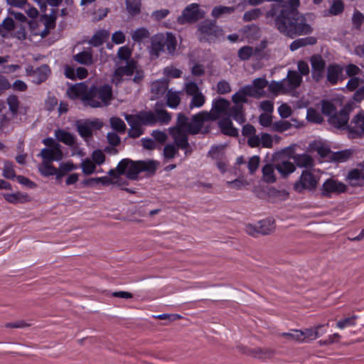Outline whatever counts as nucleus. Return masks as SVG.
<instances>
[{"instance_id": "20e7f679", "label": "nucleus", "mask_w": 364, "mask_h": 364, "mask_svg": "<svg viewBox=\"0 0 364 364\" xmlns=\"http://www.w3.org/2000/svg\"><path fill=\"white\" fill-rule=\"evenodd\" d=\"M177 41L175 36L167 32L164 33H157L151 38L150 55L155 58H158L161 52L166 50L169 55H173L176 50Z\"/></svg>"}, {"instance_id": "de8ad7c7", "label": "nucleus", "mask_w": 364, "mask_h": 364, "mask_svg": "<svg viewBox=\"0 0 364 364\" xmlns=\"http://www.w3.org/2000/svg\"><path fill=\"white\" fill-rule=\"evenodd\" d=\"M77 130L81 137L86 139L92 136V130L91 129V126L89 125L88 122L86 121L82 124H77Z\"/></svg>"}, {"instance_id": "423d86ee", "label": "nucleus", "mask_w": 364, "mask_h": 364, "mask_svg": "<svg viewBox=\"0 0 364 364\" xmlns=\"http://www.w3.org/2000/svg\"><path fill=\"white\" fill-rule=\"evenodd\" d=\"M112 97V87L105 84L100 87L92 86L85 93L84 100L90 107L96 108L109 105Z\"/></svg>"}, {"instance_id": "a18cd8bd", "label": "nucleus", "mask_w": 364, "mask_h": 364, "mask_svg": "<svg viewBox=\"0 0 364 364\" xmlns=\"http://www.w3.org/2000/svg\"><path fill=\"white\" fill-rule=\"evenodd\" d=\"M41 18L44 19V25L46 27L50 28L51 29L55 28L56 25V10L52 9L51 13L50 14H43Z\"/></svg>"}, {"instance_id": "f8f14e48", "label": "nucleus", "mask_w": 364, "mask_h": 364, "mask_svg": "<svg viewBox=\"0 0 364 364\" xmlns=\"http://www.w3.org/2000/svg\"><path fill=\"white\" fill-rule=\"evenodd\" d=\"M353 109V106L352 104L348 103L345 105L339 112L334 113L333 116L328 118V122L337 129L347 130V127L350 126V124H348L349 114Z\"/></svg>"}, {"instance_id": "412c9836", "label": "nucleus", "mask_w": 364, "mask_h": 364, "mask_svg": "<svg viewBox=\"0 0 364 364\" xmlns=\"http://www.w3.org/2000/svg\"><path fill=\"white\" fill-rule=\"evenodd\" d=\"M230 105V103L228 100L219 97L213 101L212 110L209 112L214 116H218V119L221 114H224L228 110Z\"/></svg>"}, {"instance_id": "1a4fd4ad", "label": "nucleus", "mask_w": 364, "mask_h": 364, "mask_svg": "<svg viewBox=\"0 0 364 364\" xmlns=\"http://www.w3.org/2000/svg\"><path fill=\"white\" fill-rule=\"evenodd\" d=\"M204 11L199 8L198 4H191L187 6L177 18V23L180 25L192 24L203 18Z\"/></svg>"}, {"instance_id": "0e129e2a", "label": "nucleus", "mask_w": 364, "mask_h": 364, "mask_svg": "<svg viewBox=\"0 0 364 364\" xmlns=\"http://www.w3.org/2000/svg\"><path fill=\"white\" fill-rule=\"evenodd\" d=\"M252 85L256 90L259 92L260 96H262L264 93L263 89L268 85V81L265 78L258 77L253 80Z\"/></svg>"}, {"instance_id": "7c9ffc66", "label": "nucleus", "mask_w": 364, "mask_h": 364, "mask_svg": "<svg viewBox=\"0 0 364 364\" xmlns=\"http://www.w3.org/2000/svg\"><path fill=\"white\" fill-rule=\"evenodd\" d=\"M317 40L315 37L309 36L296 39L289 46V48L291 51L296 50L297 49L306 46H313L316 44Z\"/></svg>"}, {"instance_id": "7ed1b4c3", "label": "nucleus", "mask_w": 364, "mask_h": 364, "mask_svg": "<svg viewBox=\"0 0 364 364\" xmlns=\"http://www.w3.org/2000/svg\"><path fill=\"white\" fill-rule=\"evenodd\" d=\"M113 82L116 85L122 83L123 81H132L138 87H141L145 78L144 71L139 68L138 63L134 59L126 62L125 65L118 66L114 72Z\"/></svg>"}, {"instance_id": "58836bf2", "label": "nucleus", "mask_w": 364, "mask_h": 364, "mask_svg": "<svg viewBox=\"0 0 364 364\" xmlns=\"http://www.w3.org/2000/svg\"><path fill=\"white\" fill-rule=\"evenodd\" d=\"M263 179L265 182L272 183L275 182L276 177L274 176V167L272 164H267L262 167Z\"/></svg>"}, {"instance_id": "37998d69", "label": "nucleus", "mask_w": 364, "mask_h": 364, "mask_svg": "<svg viewBox=\"0 0 364 364\" xmlns=\"http://www.w3.org/2000/svg\"><path fill=\"white\" fill-rule=\"evenodd\" d=\"M38 171L43 176H54L57 173V168H55L51 163L43 161V164L38 167Z\"/></svg>"}, {"instance_id": "4468645a", "label": "nucleus", "mask_w": 364, "mask_h": 364, "mask_svg": "<svg viewBox=\"0 0 364 364\" xmlns=\"http://www.w3.org/2000/svg\"><path fill=\"white\" fill-rule=\"evenodd\" d=\"M347 131L350 139L364 138V113L359 112L353 117Z\"/></svg>"}, {"instance_id": "6e6552de", "label": "nucleus", "mask_w": 364, "mask_h": 364, "mask_svg": "<svg viewBox=\"0 0 364 364\" xmlns=\"http://www.w3.org/2000/svg\"><path fill=\"white\" fill-rule=\"evenodd\" d=\"M218 119V116L210 114L208 111H202L191 117V121L188 124L186 132L191 135H196L200 132L203 127L204 122L208 121H215Z\"/></svg>"}, {"instance_id": "5fc2aeb1", "label": "nucleus", "mask_w": 364, "mask_h": 364, "mask_svg": "<svg viewBox=\"0 0 364 364\" xmlns=\"http://www.w3.org/2000/svg\"><path fill=\"white\" fill-rule=\"evenodd\" d=\"M188 118L183 113H178L177 115V122L176 127L174 128L177 130V132H181L182 129H188Z\"/></svg>"}, {"instance_id": "c85d7f7f", "label": "nucleus", "mask_w": 364, "mask_h": 364, "mask_svg": "<svg viewBox=\"0 0 364 364\" xmlns=\"http://www.w3.org/2000/svg\"><path fill=\"white\" fill-rule=\"evenodd\" d=\"M55 136L58 141L65 145L73 146L75 144L74 135L64 129H58L55 130Z\"/></svg>"}, {"instance_id": "4c0bfd02", "label": "nucleus", "mask_w": 364, "mask_h": 364, "mask_svg": "<svg viewBox=\"0 0 364 364\" xmlns=\"http://www.w3.org/2000/svg\"><path fill=\"white\" fill-rule=\"evenodd\" d=\"M128 13L134 16L141 12V0H125Z\"/></svg>"}, {"instance_id": "bf43d9fd", "label": "nucleus", "mask_w": 364, "mask_h": 364, "mask_svg": "<svg viewBox=\"0 0 364 364\" xmlns=\"http://www.w3.org/2000/svg\"><path fill=\"white\" fill-rule=\"evenodd\" d=\"M253 48L245 46L239 49L237 55L242 60H247L253 55Z\"/></svg>"}, {"instance_id": "e433bc0d", "label": "nucleus", "mask_w": 364, "mask_h": 364, "mask_svg": "<svg viewBox=\"0 0 364 364\" xmlns=\"http://www.w3.org/2000/svg\"><path fill=\"white\" fill-rule=\"evenodd\" d=\"M323 325H318L315 328H306L300 331L302 334L303 341L306 340H314L320 336L319 329L323 328Z\"/></svg>"}, {"instance_id": "ddd939ff", "label": "nucleus", "mask_w": 364, "mask_h": 364, "mask_svg": "<svg viewBox=\"0 0 364 364\" xmlns=\"http://www.w3.org/2000/svg\"><path fill=\"white\" fill-rule=\"evenodd\" d=\"M117 171L118 174H126L127 178L136 180L138 178L139 173H141L139 161L124 159L119 162Z\"/></svg>"}, {"instance_id": "0eeeda50", "label": "nucleus", "mask_w": 364, "mask_h": 364, "mask_svg": "<svg viewBox=\"0 0 364 364\" xmlns=\"http://www.w3.org/2000/svg\"><path fill=\"white\" fill-rule=\"evenodd\" d=\"M348 187L344 183L329 178L322 184L320 188V194L321 198H331L333 195L346 193Z\"/></svg>"}, {"instance_id": "4be33fe9", "label": "nucleus", "mask_w": 364, "mask_h": 364, "mask_svg": "<svg viewBox=\"0 0 364 364\" xmlns=\"http://www.w3.org/2000/svg\"><path fill=\"white\" fill-rule=\"evenodd\" d=\"M73 60L79 64L89 66L94 63L92 50L91 48L84 50L73 57Z\"/></svg>"}, {"instance_id": "680f3d73", "label": "nucleus", "mask_w": 364, "mask_h": 364, "mask_svg": "<svg viewBox=\"0 0 364 364\" xmlns=\"http://www.w3.org/2000/svg\"><path fill=\"white\" fill-rule=\"evenodd\" d=\"M149 36V31L145 28H140L136 29L132 36V38L135 42H140L144 38Z\"/></svg>"}, {"instance_id": "c03bdc74", "label": "nucleus", "mask_w": 364, "mask_h": 364, "mask_svg": "<svg viewBox=\"0 0 364 364\" xmlns=\"http://www.w3.org/2000/svg\"><path fill=\"white\" fill-rule=\"evenodd\" d=\"M111 127L120 134L125 132L127 127L124 121L117 117H112L109 119Z\"/></svg>"}, {"instance_id": "b1692460", "label": "nucleus", "mask_w": 364, "mask_h": 364, "mask_svg": "<svg viewBox=\"0 0 364 364\" xmlns=\"http://www.w3.org/2000/svg\"><path fill=\"white\" fill-rule=\"evenodd\" d=\"M342 73V66L336 63L330 64L327 67V80L333 85H336Z\"/></svg>"}, {"instance_id": "8fccbe9b", "label": "nucleus", "mask_w": 364, "mask_h": 364, "mask_svg": "<svg viewBox=\"0 0 364 364\" xmlns=\"http://www.w3.org/2000/svg\"><path fill=\"white\" fill-rule=\"evenodd\" d=\"M174 141L178 148L181 149H184L190 146L188 136L184 133L178 132V135L174 137Z\"/></svg>"}, {"instance_id": "dca6fc26", "label": "nucleus", "mask_w": 364, "mask_h": 364, "mask_svg": "<svg viewBox=\"0 0 364 364\" xmlns=\"http://www.w3.org/2000/svg\"><path fill=\"white\" fill-rule=\"evenodd\" d=\"M237 348L239 352L258 359L269 358L273 355V350L267 348H248L246 346H237Z\"/></svg>"}, {"instance_id": "49530a36", "label": "nucleus", "mask_w": 364, "mask_h": 364, "mask_svg": "<svg viewBox=\"0 0 364 364\" xmlns=\"http://www.w3.org/2000/svg\"><path fill=\"white\" fill-rule=\"evenodd\" d=\"M2 176L7 179L16 178V175L14 168V164L11 161H6L4 164Z\"/></svg>"}, {"instance_id": "a19ab883", "label": "nucleus", "mask_w": 364, "mask_h": 364, "mask_svg": "<svg viewBox=\"0 0 364 364\" xmlns=\"http://www.w3.org/2000/svg\"><path fill=\"white\" fill-rule=\"evenodd\" d=\"M235 7L233 6H215L212 11L211 16L215 18H220L223 14H232L235 11Z\"/></svg>"}, {"instance_id": "39448f33", "label": "nucleus", "mask_w": 364, "mask_h": 364, "mask_svg": "<svg viewBox=\"0 0 364 364\" xmlns=\"http://www.w3.org/2000/svg\"><path fill=\"white\" fill-rule=\"evenodd\" d=\"M197 36L201 43H215L223 38L224 31L215 20L205 19L197 26Z\"/></svg>"}, {"instance_id": "09e8293b", "label": "nucleus", "mask_w": 364, "mask_h": 364, "mask_svg": "<svg viewBox=\"0 0 364 364\" xmlns=\"http://www.w3.org/2000/svg\"><path fill=\"white\" fill-rule=\"evenodd\" d=\"M84 91V85L82 83L76 84L71 86L68 90V95L71 99H77L80 97Z\"/></svg>"}, {"instance_id": "f257e3e1", "label": "nucleus", "mask_w": 364, "mask_h": 364, "mask_svg": "<svg viewBox=\"0 0 364 364\" xmlns=\"http://www.w3.org/2000/svg\"><path fill=\"white\" fill-rule=\"evenodd\" d=\"M274 17L277 29L290 38L308 35L313 31L312 27L307 23L306 17L292 9L280 11Z\"/></svg>"}, {"instance_id": "13d9d810", "label": "nucleus", "mask_w": 364, "mask_h": 364, "mask_svg": "<svg viewBox=\"0 0 364 364\" xmlns=\"http://www.w3.org/2000/svg\"><path fill=\"white\" fill-rule=\"evenodd\" d=\"M291 127V124L288 121L279 120L272 124V129L277 132H283Z\"/></svg>"}, {"instance_id": "603ef678", "label": "nucleus", "mask_w": 364, "mask_h": 364, "mask_svg": "<svg viewBox=\"0 0 364 364\" xmlns=\"http://www.w3.org/2000/svg\"><path fill=\"white\" fill-rule=\"evenodd\" d=\"M205 102V97L202 93H198V95H196L194 96H192V99L191 100V102L189 104L190 109H193L194 107H201L203 106V105Z\"/></svg>"}, {"instance_id": "ea45409f", "label": "nucleus", "mask_w": 364, "mask_h": 364, "mask_svg": "<svg viewBox=\"0 0 364 364\" xmlns=\"http://www.w3.org/2000/svg\"><path fill=\"white\" fill-rule=\"evenodd\" d=\"M269 90L275 95H277L279 92L283 94L288 93L287 85H285V80L279 82L272 81L269 85Z\"/></svg>"}, {"instance_id": "69168bd1", "label": "nucleus", "mask_w": 364, "mask_h": 364, "mask_svg": "<svg viewBox=\"0 0 364 364\" xmlns=\"http://www.w3.org/2000/svg\"><path fill=\"white\" fill-rule=\"evenodd\" d=\"M357 316L353 315L350 317H347L343 319H341L336 323V326L338 328L342 329L347 326H355V320L357 319Z\"/></svg>"}, {"instance_id": "774afa93", "label": "nucleus", "mask_w": 364, "mask_h": 364, "mask_svg": "<svg viewBox=\"0 0 364 364\" xmlns=\"http://www.w3.org/2000/svg\"><path fill=\"white\" fill-rule=\"evenodd\" d=\"M77 168V166L75 165L73 161H69L67 162H62L60 164L58 168H57L60 173L64 174L65 176Z\"/></svg>"}, {"instance_id": "e2e57ef3", "label": "nucleus", "mask_w": 364, "mask_h": 364, "mask_svg": "<svg viewBox=\"0 0 364 364\" xmlns=\"http://www.w3.org/2000/svg\"><path fill=\"white\" fill-rule=\"evenodd\" d=\"M262 15V11L259 9H253L246 11L243 15V21L245 22L251 21L259 18Z\"/></svg>"}, {"instance_id": "79ce46f5", "label": "nucleus", "mask_w": 364, "mask_h": 364, "mask_svg": "<svg viewBox=\"0 0 364 364\" xmlns=\"http://www.w3.org/2000/svg\"><path fill=\"white\" fill-rule=\"evenodd\" d=\"M181 102V97L176 92L168 90L166 94V104L173 109L176 108Z\"/></svg>"}, {"instance_id": "6e6d98bb", "label": "nucleus", "mask_w": 364, "mask_h": 364, "mask_svg": "<svg viewBox=\"0 0 364 364\" xmlns=\"http://www.w3.org/2000/svg\"><path fill=\"white\" fill-rule=\"evenodd\" d=\"M351 154L352 151L350 149L336 151L333 154L332 159L337 162H343L348 159Z\"/></svg>"}, {"instance_id": "f03ea898", "label": "nucleus", "mask_w": 364, "mask_h": 364, "mask_svg": "<svg viewBox=\"0 0 364 364\" xmlns=\"http://www.w3.org/2000/svg\"><path fill=\"white\" fill-rule=\"evenodd\" d=\"M124 118L131 129L128 132V136L132 139H136L144 134L141 126H154L158 122L161 124H167L171 119V115L165 109H156L140 111L136 114H125Z\"/></svg>"}, {"instance_id": "c756f323", "label": "nucleus", "mask_w": 364, "mask_h": 364, "mask_svg": "<svg viewBox=\"0 0 364 364\" xmlns=\"http://www.w3.org/2000/svg\"><path fill=\"white\" fill-rule=\"evenodd\" d=\"M38 156H41L43 161L51 163L53 161L61 160L63 158V152L60 151V154H57L55 149L44 148L41 150Z\"/></svg>"}, {"instance_id": "864d4df0", "label": "nucleus", "mask_w": 364, "mask_h": 364, "mask_svg": "<svg viewBox=\"0 0 364 364\" xmlns=\"http://www.w3.org/2000/svg\"><path fill=\"white\" fill-rule=\"evenodd\" d=\"M306 119L309 122L317 124H320L323 122V117L321 114L314 108H309L307 109Z\"/></svg>"}, {"instance_id": "2eb2a0df", "label": "nucleus", "mask_w": 364, "mask_h": 364, "mask_svg": "<svg viewBox=\"0 0 364 364\" xmlns=\"http://www.w3.org/2000/svg\"><path fill=\"white\" fill-rule=\"evenodd\" d=\"M310 62L312 78L316 82H318L324 77L326 62L320 55H312Z\"/></svg>"}, {"instance_id": "a211bd4d", "label": "nucleus", "mask_w": 364, "mask_h": 364, "mask_svg": "<svg viewBox=\"0 0 364 364\" xmlns=\"http://www.w3.org/2000/svg\"><path fill=\"white\" fill-rule=\"evenodd\" d=\"M285 80L287 90L288 93L299 87L302 82V76H301L295 70H289Z\"/></svg>"}, {"instance_id": "f3484780", "label": "nucleus", "mask_w": 364, "mask_h": 364, "mask_svg": "<svg viewBox=\"0 0 364 364\" xmlns=\"http://www.w3.org/2000/svg\"><path fill=\"white\" fill-rule=\"evenodd\" d=\"M299 5V0H289L286 4H272L271 9L267 12V16L273 17L277 14L280 11L285 9H292L296 12H299L297 8Z\"/></svg>"}, {"instance_id": "9d476101", "label": "nucleus", "mask_w": 364, "mask_h": 364, "mask_svg": "<svg viewBox=\"0 0 364 364\" xmlns=\"http://www.w3.org/2000/svg\"><path fill=\"white\" fill-rule=\"evenodd\" d=\"M274 230L275 221L272 218L260 220L256 225L247 224L245 226V232L253 237H257L258 235H267L273 232Z\"/></svg>"}, {"instance_id": "aec40b11", "label": "nucleus", "mask_w": 364, "mask_h": 364, "mask_svg": "<svg viewBox=\"0 0 364 364\" xmlns=\"http://www.w3.org/2000/svg\"><path fill=\"white\" fill-rule=\"evenodd\" d=\"M31 70L33 71V82L36 85L45 82L50 73V69L46 64H43L35 70L33 68H31Z\"/></svg>"}, {"instance_id": "2f4dec72", "label": "nucleus", "mask_w": 364, "mask_h": 364, "mask_svg": "<svg viewBox=\"0 0 364 364\" xmlns=\"http://www.w3.org/2000/svg\"><path fill=\"white\" fill-rule=\"evenodd\" d=\"M109 36V33L108 31L105 30H99L92 36L88 43L94 47H98L102 45Z\"/></svg>"}, {"instance_id": "cd10ccee", "label": "nucleus", "mask_w": 364, "mask_h": 364, "mask_svg": "<svg viewBox=\"0 0 364 364\" xmlns=\"http://www.w3.org/2000/svg\"><path fill=\"white\" fill-rule=\"evenodd\" d=\"M293 160L296 165L300 168H313L314 166L313 158L307 154H295L293 156Z\"/></svg>"}, {"instance_id": "6ab92c4d", "label": "nucleus", "mask_w": 364, "mask_h": 364, "mask_svg": "<svg viewBox=\"0 0 364 364\" xmlns=\"http://www.w3.org/2000/svg\"><path fill=\"white\" fill-rule=\"evenodd\" d=\"M218 124L222 134L233 137L238 136V130L233 126V124L229 117L220 119Z\"/></svg>"}, {"instance_id": "473e14b6", "label": "nucleus", "mask_w": 364, "mask_h": 364, "mask_svg": "<svg viewBox=\"0 0 364 364\" xmlns=\"http://www.w3.org/2000/svg\"><path fill=\"white\" fill-rule=\"evenodd\" d=\"M140 171L146 172L148 176H154L156 171L159 163L154 160L139 161Z\"/></svg>"}, {"instance_id": "052dcab7", "label": "nucleus", "mask_w": 364, "mask_h": 364, "mask_svg": "<svg viewBox=\"0 0 364 364\" xmlns=\"http://www.w3.org/2000/svg\"><path fill=\"white\" fill-rule=\"evenodd\" d=\"M81 167L83 173H85V175H90L93 173L96 169V166L95 163H93L89 159H86L82 162Z\"/></svg>"}, {"instance_id": "393cba45", "label": "nucleus", "mask_w": 364, "mask_h": 364, "mask_svg": "<svg viewBox=\"0 0 364 364\" xmlns=\"http://www.w3.org/2000/svg\"><path fill=\"white\" fill-rule=\"evenodd\" d=\"M228 114L240 124L246 122L244 107L242 105H235L229 107Z\"/></svg>"}, {"instance_id": "5701e85b", "label": "nucleus", "mask_w": 364, "mask_h": 364, "mask_svg": "<svg viewBox=\"0 0 364 364\" xmlns=\"http://www.w3.org/2000/svg\"><path fill=\"white\" fill-rule=\"evenodd\" d=\"M275 168L283 178H287L295 171L296 166L289 160L282 159L279 162L275 164Z\"/></svg>"}, {"instance_id": "c9c22d12", "label": "nucleus", "mask_w": 364, "mask_h": 364, "mask_svg": "<svg viewBox=\"0 0 364 364\" xmlns=\"http://www.w3.org/2000/svg\"><path fill=\"white\" fill-rule=\"evenodd\" d=\"M6 103L8 104L9 111L11 112L13 117H16L18 113L20 102L18 98L15 95H10L6 98Z\"/></svg>"}, {"instance_id": "72a5a7b5", "label": "nucleus", "mask_w": 364, "mask_h": 364, "mask_svg": "<svg viewBox=\"0 0 364 364\" xmlns=\"http://www.w3.org/2000/svg\"><path fill=\"white\" fill-rule=\"evenodd\" d=\"M168 89V83L163 80H156L152 82L151 92L156 98L162 97Z\"/></svg>"}, {"instance_id": "a878e982", "label": "nucleus", "mask_w": 364, "mask_h": 364, "mask_svg": "<svg viewBox=\"0 0 364 364\" xmlns=\"http://www.w3.org/2000/svg\"><path fill=\"white\" fill-rule=\"evenodd\" d=\"M3 196L8 203L11 204L24 203L31 200L30 197L27 193L21 192L4 193Z\"/></svg>"}, {"instance_id": "bb28decb", "label": "nucleus", "mask_w": 364, "mask_h": 364, "mask_svg": "<svg viewBox=\"0 0 364 364\" xmlns=\"http://www.w3.org/2000/svg\"><path fill=\"white\" fill-rule=\"evenodd\" d=\"M346 180L352 186H364V176L360 170L354 168L350 171Z\"/></svg>"}, {"instance_id": "9b49d317", "label": "nucleus", "mask_w": 364, "mask_h": 364, "mask_svg": "<svg viewBox=\"0 0 364 364\" xmlns=\"http://www.w3.org/2000/svg\"><path fill=\"white\" fill-rule=\"evenodd\" d=\"M318 183V180L311 171L304 170L299 179L295 182L294 189L299 193H303L305 190L313 192L316 189Z\"/></svg>"}, {"instance_id": "4d7b16f0", "label": "nucleus", "mask_w": 364, "mask_h": 364, "mask_svg": "<svg viewBox=\"0 0 364 364\" xmlns=\"http://www.w3.org/2000/svg\"><path fill=\"white\" fill-rule=\"evenodd\" d=\"M321 111L322 113L329 117L333 116L334 113H336V106L329 101H323L321 105Z\"/></svg>"}, {"instance_id": "f704fd0d", "label": "nucleus", "mask_w": 364, "mask_h": 364, "mask_svg": "<svg viewBox=\"0 0 364 364\" xmlns=\"http://www.w3.org/2000/svg\"><path fill=\"white\" fill-rule=\"evenodd\" d=\"M345 9L344 3L342 0H333L325 16H338L341 14Z\"/></svg>"}, {"instance_id": "338daca9", "label": "nucleus", "mask_w": 364, "mask_h": 364, "mask_svg": "<svg viewBox=\"0 0 364 364\" xmlns=\"http://www.w3.org/2000/svg\"><path fill=\"white\" fill-rule=\"evenodd\" d=\"M132 55V50L128 46H122L119 48L117 52V57L122 60L127 62L130 60Z\"/></svg>"}, {"instance_id": "3c124183", "label": "nucleus", "mask_w": 364, "mask_h": 364, "mask_svg": "<svg viewBox=\"0 0 364 364\" xmlns=\"http://www.w3.org/2000/svg\"><path fill=\"white\" fill-rule=\"evenodd\" d=\"M364 21V15L360 11L355 9L352 16V24L355 29L360 30L362 24Z\"/></svg>"}]
</instances>
